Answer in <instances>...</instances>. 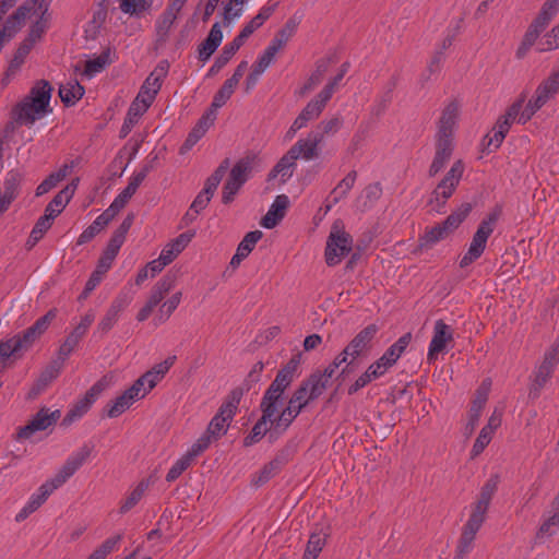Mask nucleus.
Returning a JSON list of instances; mask_svg holds the SVG:
<instances>
[{"label":"nucleus","mask_w":559,"mask_h":559,"mask_svg":"<svg viewBox=\"0 0 559 559\" xmlns=\"http://www.w3.org/2000/svg\"><path fill=\"white\" fill-rule=\"evenodd\" d=\"M500 477L491 475L480 488L476 501L472 504V512L468 520L462 527L460 538L455 547L453 559H465L473 549L476 534L486 521L487 512L495 493L498 490Z\"/></svg>","instance_id":"nucleus-1"},{"label":"nucleus","mask_w":559,"mask_h":559,"mask_svg":"<svg viewBox=\"0 0 559 559\" xmlns=\"http://www.w3.org/2000/svg\"><path fill=\"white\" fill-rule=\"evenodd\" d=\"M459 103L451 100L442 110L438 121V131L436 133L435 156L428 169V176H437L451 159L454 151V128L459 118Z\"/></svg>","instance_id":"nucleus-2"},{"label":"nucleus","mask_w":559,"mask_h":559,"mask_svg":"<svg viewBox=\"0 0 559 559\" xmlns=\"http://www.w3.org/2000/svg\"><path fill=\"white\" fill-rule=\"evenodd\" d=\"M51 92L48 81H38L29 94L13 108V120L19 124H32L41 118L48 111Z\"/></svg>","instance_id":"nucleus-3"},{"label":"nucleus","mask_w":559,"mask_h":559,"mask_svg":"<svg viewBox=\"0 0 559 559\" xmlns=\"http://www.w3.org/2000/svg\"><path fill=\"white\" fill-rule=\"evenodd\" d=\"M300 362L301 353L298 352L297 354H294L288 362L277 371L275 379L266 389L261 400L260 409L262 414L275 418L277 404L281 402L286 389L293 383Z\"/></svg>","instance_id":"nucleus-4"},{"label":"nucleus","mask_w":559,"mask_h":559,"mask_svg":"<svg viewBox=\"0 0 559 559\" xmlns=\"http://www.w3.org/2000/svg\"><path fill=\"white\" fill-rule=\"evenodd\" d=\"M502 215V206L497 204L479 223L467 252L460 260V267L464 269L478 260L485 249L488 238L493 233L499 218Z\"/></svg>","instance_id":"nucleus-5"},{"label":"nucleus","mask_w":559,"mask_h":559,"mask_svg":"<svg viewBox=\"0 0 559 559\" xmlns=\"http://www.w3.org/2000/svg\"><path fill=\"white\" fill-rule=\"evenodd\" d=\"M472 211L471 203H463L451 213L443 222L431 228H426L424 235L418 239L419 249H430L437 242L448 238L468 216Z\"/></svg>","instance_id":"nucleus-6"},{"label":"nucleus","mask_w":559,"mask_h":559,"mask_svg":"<svg viewBox=\"0 0 559 559\" xmlns=\"http://www.w3.org/2000/svg\"><path fill=\"white\" fill-rule=\"evenodd\" d=\"M465 165L462 159L455 160L444 177L440 180L437 187L431 192L428 204L431 209L439 213H445V205L448 200L456 191L460 181L463 177Z\"/></svg>","instance_id":"nucleus-7"},{"label":"nucleus","mask_w":559,"mask_h":559,"mask_svg":"<svg viewBox=\"0 0 559 559\" xmlns=\"http://www.w3.org/2000/svg\"><path fill=\"white\" fill-rule=\"evenodd\" d=\"M56 318L57 309H50L31 326L14 335L17 346L23 354L28 352L40 340Z\"/></svg>","instance_id":"nucleus-8"},{"label":"nucleus","mask_w":559,"mask_h":559,"mask_svg":"<svg viewBox=\"0 0 559 559\" xmlns=\"http://www.w3.org/2000/svg\"><path fill=\"white\" fill-rule=\"evenodd\" d=\"M305 388H297L290 396L287 406L272 420V427L277 433H283L293 424L296 417L308 405Z\"/></svg>","instance_id":"nucleus-9"},{"label":"nucleus","mask_w":559,"mask_h":559,"mask_svg":"<svg viewBox=\"0 0 559 559\" xmlns=\"http://www.w3.org/2000/svg\"><path fill=\"white\" fill-rule=\"evenodd\" d=\"M168 61H160L145 79L134 99L150 108L162 88V84L168 73Z\"/></svg>","instance_id":"nucleus-10"},{"label":"nucleus","mask_w":559,"mask_h":559,"mask_svg":"<svg viewBox=\"0 0 559 559\" xmlns=\"http://www.w3.org/2000/svg\"><path fill=\"white\" fill-rule=\"evenodd\" d=\"M353 238L345 230H332L328 237L324 250L325 263L329 266H335L342 258L352 251Z\"/></svg>","instance_id":"nucleus-11"},{"label":"nucleus","mask_w":559,"mask_h":559,"mask_svg":"<svg viewBox=\"0 0 559 559\" xmlns=\"http://www.w3.org/2000/svg\"><path fill=\"white\" fill-rule=\"evenodd\" d=\"M559 364V344H554L544 355L542 364L534 372V379L531 386V394L538 396L540 390L551 378L556 366Z\"/></svg>","instance_id":"nucleus-12"},{"label":"nucleus","mask_w":559,"mask_h":559,"mask_svg":"<svg viewBox=\"0 0 559 559\" xmlns=\"http://www.w3.org/2000/svg\"><path fill=\"white\" fill-rule=\"evenodd\" d=\"M70 355V337H66L63 344L60 346L58 355L50 364L41 371L35 385L32 388L31 393L38 394L41 392L52 380H55L63 368L64 361Z\"/></svg>","instance_id":"nucleus-13"},{"label":"nucleus","mask_w":559,"mask_h":559,"mask_svg":"<svg viewBox=\"0 0 559 559\" xmlns=\"http://www.w3.org/2000/svg\"><path fill=\"white\" fill-rule=\"evenodd\" d=\"M59 417V411L49 413V409L44 407L36 413L27 425L19 429L17 437L20 439H28L34 432L45 430L56 424Z\"/></svg>","instance_id":"nucleus-14"},{"label":"nucleus","mask_w":559,"mask_h":559,"mask_svg":"<svg viewBox=\"0 0 559 559\" xmlns=\"http://www.w3.org/2000/svg\"><path fill=\"white\" fill-rule=\"evenodd\" d=\"M453 341V331L443 320H437L433 328V335L429 344L427 360L435 361L438 354L442 353L447 344Z\"/></svg>","instance_id":"nucleus-15"},{"label":"nucleus","mask_w":559,"mask_h":559,"mask_svg":"<svg viewBox=\"0 0 559 559\" xmlns=\"http://www.w3.org/2000/svg\"><path fill=\"white\" fill-rule=\"evenodd\" d=\"M110 381L111 379L108 376H103L91 386L85 395L72 407V420L82 417L90 411L97 397L109 386Z\"/></svg>","instance_id":"nucleus-16"},{"label":"nucleus","mask_w":559,"mask_h":559,"mask_svg":"<svg viewBox=\"0 0 559 559\" xmlns=\"http://www.w3.org/2000/svg\"><path fill=\"white\" fill-rule=\"evenodd\" d=\"M378 331L377 324H369L364 328L345 347V354H349L353 358L358 357L370 347L371 341Z\"/></svg>","instance_id":"nucleus-17"},{"label":"nucleus","mask_w":559,"mask_h":559,"mask_svg":"<svg viewBox=\"0 0 559 559\" xmlns=\"http://www.w3.org/2000/svg\"><path fill=\"white\" fill-rule=\"evenodd\" d=\"M111 63L112 60L110 59V48H107L94 59L86 60L83 66H81V63H76L74 66V72L80 73L82 79H91L95 74L104 71Z\"/></svg>","instance_id":"nucleus-18"},{"label":"nucleus","mask_w":559,"mask_h":559,"mask_svg":"<svg viewBox=\"0 0 559 559\" xmlns=\"http://www.w3.org/2000/svg\"><path fill=\"white\" fill-rule=\"evenodd\" d=\"M321 143L322 135L311 131L306 139H299L289 150L295 153L297 159L301 156L306 160H311L319 156Z\"/></svg>","instance_id":"nucleus-19"},{"label":"nucleus","mask_w":559,"mask_h":559,"mask_svg":"<svg viewBox=\"0 0 559 559\" xmlns=\"http://www.w3.org/2000/svg\"><path fill=\"white\" fill-rule=\"evenodd\" d=\"M559 93V67L554 69L535 90L534 97L544 107Z\"/></svg>","instance_id":"nucleus-20"},{"label":"nucleus","mask_w":559,"mask_h":559,"mask_svg":"<svg viewBox=\"0 0 559 559\" xmlns=\"http://www.w3.org/2000/svg\"><path fill=\"white\" fill-rule=\"evenodd\" d=\"M288 206V197L286 194L277 195L267 213L262 217L261 225L267 229L274 228L284 218Z\"/></svg>","instance_id":"nucleus-21"},{"label":"nucleus","mask_w":559,"mask_h":559,"mask_svg":"<svg viewBox=\"0 0 559 559\" xmlns=\"http://www.w3.org/2000/svg\"><path fill=\"white\" fill-rule=\"evenodd\" d=\"M223 40V32L219 23H214L206 38L198 46V58L206 62L216 51Z\"/></svg>","instance_id":"nucleus-22"},{"label":"nucleus","mask_w":559,"mask_h":559,"mask_svg":"<svg viewBox=\"0 0 559 559\" xmlns=\"http://www.w3.org/2000/svg\"><path fill=\"white\" fill-rule=\"evenodd\" d=\"M214 118L211 114H204L197 122V124L189 132L187 139L179 148L181 155L188 153L206 133L209 128L213 124Z\"/></svg>","instance_id":"nucleus-23"},{"label":"nucleus","mask_w":559,"mask_h":559,"mask_svg":"<svg viewBox=\"0 0 559 559\" xmlns=\"http://www.w3.org/2000/svg\"><path fill=\"white\" fill-rule=\"evenodd\" d=\"M258 160L259 157L255 153H247L243 157L236 162L229 173L228 178H230L231 181H236L243 186L249 179L253 166Z\"/></svg>","instance_id":"nucleus-24"},{"label":"nucleus","mask_w":559,"mask_h":559,"mask_svg":"<svg viewBox=\"0 0 559 559\" xmlns=\"http://www.w3.org/2000/svg\"><path fill=\"white\" fill-rule=\"evenodd\" d=\"M33 48L25 44L23 40L13 53L12 59L9 62L7 70L3 73L1 84L7 86L12 79L20 72L21 67L24 64L26 57Z\"/></svg>","instance_id":"nucleus-25"},{"label":"nucleus","mask_w":559,"mask_h":559,"mask_svg":"<svg viewBox=\"0 0 559 559\" xmlns=\"http://www.w3.org/2000/svg\"><path fill=\"white\" fill-rule=\"evenodd\" d=\"M296 160L295 153L288 150L269 173L267 180H273L280 175L282 183H285L294 174Z\"/></svg>","instance_id":"nucleus-26"},{"label":"nucleus","mask_w":559,"mask_h":559,"mask_svg":"<svg viewBox=\"0 0 559 559\" xmlns=\"http://www.w3.org/2000/svg\"><path fill=\"white\" fill-rule=\"evenodd\" d=\"M329 380L321 376V371L317 370L304 380L298 388H305L307 400L313 401L318 399L328 388Z\"/></svg>","instance_id":"nucleus-27"},{"label":"nucleus","mask_w":559,"mask_h":559,"mask_svg":"<svg viewBox=\"0 0 559 559\" xmlns=\"http://www.w3.org/2000/svg\"><path fill=\"white\" fill-rule=\"evenodd\" d=\"M133 222H134V214L129 213L124 217L122 223L119 225V227L114 231V234L111 235V237L107 243V247L105 249L110 251V253H114L117 255L119 253L121 246L123 245V242L126 240V236H127L128 231L130 230Z\"/></svg>","instance_id":"nucleus-28"},{"label":"nucleus","mask_w":559,"mask_h":559,"mask_svg":"<svg viewBox=\"0 0 559 559\" xmlns=\"http://www.w3.org/2000/svg\"><path fill=\"white\" fill-rule=\"evenodd\" d=\"M50 496L49 491L46 487H39L35 493H33L27 501V503L21 509V511L15 515L16 522H22L26 520L32 513L38 510L44 502Z\"/></svg>","instance_id":"nucleus-29"},{"label":"nucleus","mask_w":559,"mask_h":559,"mask_svg":"<svg viewBox=\"0 0 559 559\" xmlns=\"http://www.w3.org/2000/svg\"><path fill=\"white\" fill-rule=\"evenodd\" d=\"M147 109L148 108L146 106L135 99L131 103L119 132L121 139L126 138L131 132Z\"/></svg>","instance_id":"nucleus-30"},{"label":"nucleus","mask_w":559,"mask_h":559,"mask_svg":"<svg viewBox=\"0 0 559 559\" xmlns=\"http://www.w3.org/2000/svg\"><path fill=\"white\" fill-rule=\"evenodd\" d=\"M151 481L148 478L142 479L135 488L121 501L119 511L124 514L132 510L143 498L148 489Z\"/></svg>","instance_id":"nucleus-31"},{"label":"nucleus","mask_w":559,"mask_h":559,"mask_svg":"<svg viewBox=\"0 0 559 559\" xmlns=\"http://www.w3.org/2000/svg\"><path fill=\"white\" fill-rule=\"evenodd\" d=\"M322 111L323 110L320 108V106L317 105L316 102L310 100L294 120L289 132L295 133L296 131L306 127L309 121L317 119Z\"/></svg>","instance_id":"nucleus-32"},{"label":"nucleus","mask_w":559,"mask_h":559,"mask_svg":"<svg viewBox=\"0 0 559 559\" xmlns=\"http://www.w3.org/2000/svg\"><path fill=\"white\" fill-rule=\"evenodd\" d=\"M21 174L15 170H10L0 189V197L12 203L19 195Z\"/></svg>","instance_id":"nucleus-33"},{"label":"nucleus","mask_w":559,"mask_h":559,"mask_svg":"<svg viewBox=\"0 0 559 559\" xmlns=\"http://www.w3.org/2000/svg\"><path fill=\"white\" fill-rule=\"evenodd\" d=\"M231 420L233 416H227V412L219 407L216 415L211 419L205 432L212 436L214 440H217L226 433Z\"/></svg>","instance_id":"nucleus-34"},{"label":"nucleus","mask_w":559,"mask_h":559,"mask_svg":"<svg viewBox=\"0 0 559 559\" xmlns=\"http://www.w3.org/2000/svg\"><path fill=\"white\" fill-rule=\"evenodd\" d=\"M487 400V393L478 390L476 397L472 401L471 408L468 412V423L466 429L469 430V432H473L476 426L478 425V420L480 418L481 412L486 405Z\"/></svg>","instance_id":"nucleus-35"},{"label":"nucleus","mask_w":559,"mask_h":559,"mask_svg":"<svg viewBox=\"0 0 559 559\" xmlns=\"http://www.w3.org/2000/svg\"><path fill=\"white\" fill-rule=\"evenodd\" d=\"M412 341V333L407 332L393 343L384 353L383 357L393 367L399 358L403 355Z\"/></svg>","instance_id":"nucleus-36"},{"label":"nucleus","mask_w":559,"mask_h":559,"mask_svg":"<svg viewBox=\"0 0 559 559\" xmlns=\"http://www.w3.org/2000/svg\"><path fill=\"white\" fill-rule=\"evenodd\" d=\"M70 202L69 186L55 195L45 209L44 215L53 221Z\"/></svg>","instance_id":"nucleus-37"},{"label":"nucleus","mask_w":559,"mask_h":559,"mask_svg":"<svg viewBox=\"0 0 559 559\" xmlns=\"http://www.w3.org/2000/svg\"><path fill=\"white\" fill-rule=\"evenodd\" d=\"M326 533L313 532L309 536L302 559H317L322 551L328 538Z\"/></svg>","instance_id":"nucleus-38"},{"label":"nucleus","mask_w":559,"mask_h":559,"mask_svg":"<svg viewBox=\"0 0 559 559\" xmlns=\"http://www.w3.org/2000/svg\"><path fill=\"white\" fill-rule=\"evenodd\" d=\"M273 417L262 414L261 418L254 424L250 433L243 439L245 447H251L259 442L269 431L267 423L272 424Z\"/></svg>","instance_id":"nucleus-39"},{"label":"nucleus","mask_w":559,"mask_h":559,"mask_svg":"<svg viewBox=\"0 0 559 559\" xmlns=\"http://www.w3.org/2000/svg\"><path fill=\"white\" fill-rule=\"evenodd\" d=\"M229 166V159L225 158L214 173L205 180L204 188L201 190L204 194L213 197L223 177L225 176Z\"/></svg>","instance_id":"nucleus-40"},{"label":"nucleus","mask_w":559,"mask_h":559,"mask_svg":"<svg viewBox=\"0 0 559 559\" xmlns=\"http://www.w3.org/2000/svg\"><path fill=\"white\" fill-rule=\"evenodd\" d=\"M357 179V171L350 170L340 182L338 185L331 191L330 198L333 199V203H337L340 200L347 197L348 192L355 185Z\"/></svg>","instance_id":"nucleus-41"},{"label":"nucleus","mask_w":559,"mask_h":559,"mask_svg":"<svg viewBox=\"0 0 559 559\" xmlns=\"http://www.w3.org/2000/svg\"><path fill=\"white\" fill-rule=\"evenodd\" d=\"M51 223V219L45 215L40 216L37 219L29 234L28 239L25 242V247L27 250L33 249L37 245V242L43 238L45 233L50 228Z\"/></svg>","instance_id":"nucleus-42"},{"label":"nucleus","mask_w":559,"mask_h":559,"mask_svg":"<svg viewBox=\"0 0 559 559\" xmlns=\"http://www.w3.org/2000/svg\"><path fill=\"white\" fill-rule=\"evenodd\" d=\"M152 0H120L119 9L130 15L140 16L152 8Z\"/></svg>","instance_id":"nucleus-43"},{"label":"nucleus","mask_w":559,"mask_h":559,"mask_svg":"<svg viewBox=\"0 0 559 559\" xmlns=\"http://www.w3.org/2000/svg\"><path fill=\"white\" fill-rule=\"evenodd\" d=\"M181 296V292H177L160 306L158 314L154 319L156 325L166 322L170 318L173 312L179 306Z\"/></svg>","instance_id":"nucleus-44"},{"label":"nucleus","mask_w":559,"mask_h":559,"mask_svg":"<svg viewBox=\"0 0 559 559\" xmlns=\"http://www.w3.org/2000/svg\"><path fill=\"white\" fill-rule=\"evenodd\" d=\"M328 70L326 62L324 60H319L316 63V70L311 73L307 82L299 91L300 96H305L307 93L312 91L316 86H318L323 79L324 73Z\"/></svg>","instance_id":"nucleus-45"},{"label":"nucleus","mask_w":559,"mask_h":559,"mask_svg":"<svg viewBox=\"0 0 559 559\" xmlns=\"http://www.w3.org/2000/svg\"><path fill=\"white\" fill-rule=\"evenodd\" d=\"M131 405L132 401H129L128 397L122 393L106 404L104 413L109 418H116L124 413Z\"/></svg>","instance_id":"nucleus-46"},{"label":"nucleus","mask_w":559,"mask_h":559,"mask_svg":"<svg viewBox=\"0 0 559 559\" xmlns=\"http://www.w3.org/2000/svg\"><path fill=\"white\" fill-rule=\"evenodd\" d=\"M68 165L64 164L61 169L57 173L50 174L37 188L36 195L40 197L47 192H49L52 188L57 186L59 181H61L67 175Z\"/></svg>","instance_id":"nucleus-47"},{"label":"nucleus","mask_w":559,"mask_h":559,"mask_svg":"<svg viewBox=\"0 0 559 559\" xmlns=\"http://www.w3.org/2000/svg\"><path fill=\"white\" fill-rule=\"evenodd\" d=\"M236 86V83L227 79L221 86V88L215 93L212 102V107L221 108L222 106H224L234 94Z\"/></svg>","instance_id":"nucleus-48"},{"label":"nucleus","mask_w":559,"mask_h":559,"mask_svg":"<svg viewBox=\"0 0 559 559\" xmlns=\"http://www.w3.org/2000/svg\"><path fill=\"white\" fill-rule=\"evenodd\" d=\"M177 20V15L167 9L162 13L156 22V32L159 40H165L174 22Z\"/></svg>","instance_id":"nucleus-49"},{"label":"nucleus","mask_w":559,"mask_h":559,"mask_svg":"<svg viewBox=\"0 0 559 559\" xmlns=\"http://www.w3.org/2000/svg\"><path fill=\"white\" fill-rule=\"evenodd\" d=\"M193 459H191L189 456V454H185L183 456H181L179 460H177L174 465L170 467V469L168 471L167 475H166V481L168 483H173L175 481L176 479H178L181 474L188 468L191 466V464L193 463Z\"/></svg>","instance_id":"nucleus-50"},{"label":"nucleus","mask_w":559,"mask_h":559,"mask_svg":"<svg viewBox=\"0 0 559 559\" xmlns=\"http://www.w3.org/2000/svg\"><path fill=\"white\" fill-rule=\"evenodd\" d=\"M95 450V444L92 441L85 442L72 457V474L78 471L83 464L87 462Z\"/></svg>","instance_id":"nucleus-51"},{"label":"nucleus","mask_w":559,"mask_h":559,"mask_svg":"<svg viewBox=\"0 0 559 559\" xmlns=\"http://www.w3.org/2000/svg\"><path fill=\"white\" fill-rule=\"evenodd\" d=\"M278 473H280V471L270 461L258 473H255L253 475L251 483L255 487H260V486L266 484L273 477H275Z\"/></svg>","instance_id":"nucleus-52"},{"label":"nucleus","mask_w":559,"mask_h":559,"mask_svg":"<svg viewBox=\"0 0 559 559\" xmlns=\"http://www.w3.org/2000/svg\"><path fill=\"white\" fill-rule=\"evenodd\" d=\"M70 477V461H67L60 472L51 479L47 480L41 485V487H46V489L51 495L57 488L62 486L67 479Z\"/></svg>","instance_id":"nucleus-53"},{"label":"nucleus","mask_w":559,"mask_h":559,"mask_svg":"<svg viewBox=\"0 0 559 559\" xmlns=\"http://www.w3.org/2000/svg\"><path fill=\"white\" fill-rule=\"evenodd\" d=\"M21 358L23 356L22 350L19 348L14 336L0 341V357L2 360H7L10 357Z\"/></svg>","instance_id":"nucleus-54"},{"label":"nucleus","mask_w":559,"mask_h":559,"mask_svg":"<svg viewBox=\"0 0 559 559\" xmlns=\"http://www.w3.org/2000/svg\"><path fill=\"white\" fill-rule=\"evenodd\" d=\"M342 124V118L333 117L329 120L321 121L317 127V131L312 132L314 134H321L323 141L325 135L335 134L341 129Z\"/></svg>","instance_id":"nucleus-55"},{"label":"nucleus","mask_w":559,"mask_h":559,"mask_svg":"<svg viewBox=\"0 0 559 559\" xmlns=\"http://www.w3.org/2000/svg\"><path fill=\"white\" fill-rule=\"evenodd\" d=\"M263 237L261 230H253L246 234L243 239L238 245L237 250L242 252L245 255H249L254 249L257 242Z\"/></svg>","instance_id":"nucleus-56"},{"label":"nucleus","mask_w":559,"mask_h":559,"mask_svg":"<svg viewBox=\"0 0 559 559\" xmlns=\"http://www.w3.org/2000/svg\"><path fill=\"white\" fill-rule=\"evenodd\" d=\"M242 389H234L227 396L226 401L221 405V408L227 412V416L236 414L240 400L242 397Z\"/></svg>","instance_id":"nucleus-57"},{"label":"nucleus","mask_w":559,"mask_h":559,"mask_svg":"<svg viewBox=\"0 0 559 559\" xmlns=\"http://www.w3.org/2000/svg\"><path fill=\"white\" fill-rule=\"evenodd\" d=\"M295 449L290 445H286L278 450L271 462L281 472L295 456Z\"/></svg>","instance_id":"nucleus-58"},{"label":"nucleus","mask_w":559,"mask_h":559,"mask_svg":"<svg viewBox=\"0 0 559 559\" xmlns=\"http://www.w3.org/2000/svg\"><path fill=\"white\" fill-rule=\"evenodd\" d=\"M493 433L483 427L471 451L472 459L478 456L492 440Z\"/></svg>","instance_id":"nucleus-59"},{"label":"nucleus","mask_w":559,"mask_h":559,"mask_svg":"<svg viewBox=\"0 0 559 559\" xmlns=\"http://www.w3.org/2000/svg\"><path fill=\"white\" fill-rule=\"evenodd\" d=\"M94 320L95 314L93 310H90L81 318L80 323L72 330V336L75 337V343L85 335Z\"/></svg>","instance_id":"nucleus-60"},{"label":"nucleus","mask_w":559,"mask_h":559,"mask_svg":"<svg viewBox=\"0 0 559 559\" xmlns=\"http://www.w3.org/2000/svg\"><path fill=\"white\" fill-rule=\"evenodd\" d=\"M212 439H213L212 436H210L209 433L204 432L191 445V448L188 450L187 454H189V456L194 460L197 456H199L201 453H203L210 447V444L212 443Z\"/></svg>","instance_id":"nucleus-61"},{"label":"nucleus","mask_w":559,"mask_h":559,"mask_svg":"<svg viewBox=\"0 0 559 559\" xmlns=\"http://www.w3.org/2000/svg\"><path fill=\"white\" fill-rule=\"evenodd\" d=\"M557 48H559V24L545 35V40L540 43L538 50L549 51Z\"/></svg>","instance_id":"nucleus-62"},{"label":"nucleus","mask_w":559,"mask_h":559,"mask_svg":"<svg viewBox=\"0 0 559 559\" xmlns=\"http://www.w3.org/2000/svg\"><path fill=\"white\" fill-rule=\"evenodd\" d=\"M241 187L242 186L240 183L231 181L230 178H227L226 182L223 186L222 202L224 204L231 203L235 200V197L237 195Z\"/></svg>","instance_id":"nucleus-63"},{"label":"nucleus","mask_w":559,"mask_h":559,"mask_svg":"<svg viewBox=\"0 0 559 559\" xmlns=\"http://www.w3.org/2000/svg\"><path fill=\"white\" fill-rule=\"evenodd\" d=\"M120 539H121L120 535H116V536L107 538L106 540H104L102 543V545L98 548H96L93 551V554L98 559H105L115 549V547L120 542Z\"/></svg>","instance_id":"nucleus-64"}]
</instances>
